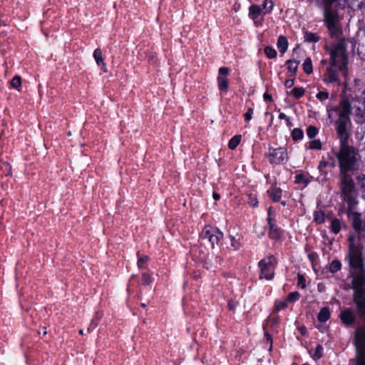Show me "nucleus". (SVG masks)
<instances>
[{
    "mask_svg": "<svg viewBox=\"0 0 365 365\" xmlns=\"http://www.w3.org/2000/svg\"><path fill=\"white\" fill-rule=\"evenodd\" d=\"M358 193L341 195L340 197L348 205L346 214L354 229L348 236V250L346 260L349 265L351 282L349 287L353 290L352 301L356 314L365 317V254L363 242H365V221L361 214L355 211L359 203Z\"/></svg>",
    "mask_w": 365,
    "mask_h": 365,
    "instance_id": "1",
    "label": "nucleus"
},
{
    "mask_svg": "<svg viewBox=\"0 0 365 365\" xmlns=\"http://www.w3.org/2000/svg\"><path fill=\"white\" fill-rule=\"evenodd\" d=\"M330 37L336 40V42L325 46V49L329 54V66L324 74V81L326 83H339V73L344 76H346L349 63V53L347 52V44L350 43L352 50L356 44L354 38H346L343 36L341 26H339V34L334 35L328 31Z\"/></svg>",
    "mask_w": 365,
    "mask_h": 365,
    "instance_id": "2",
    "label": "nucleus"
},
{
    "mask_svg": "<svg viewBox=\"0 0 365 365\" xmlns=\"http://www.w3.org/2000/svg\"><path fill=\"white\" fill-rule=\"evenodd\" d=\"M334 155L339 168L340 196L358 193L351 173L357 171L360 166L361 155L359 150L349 143L339 144V150Z\"/></svg>",
    "mask_w": 365,
    "mask_h": 365,
    "instance_id": "3",
    "label": "nucleus"
},
{
    "mask_svg": "<svg viewBox=\"0 0 365 365\" xmlns=\"http://www.w3.org/2000/svg\"><path fill=\"white\" fill-rule=\"evenodd\" d=\"M339 118L335 121V129L339 139V144L348 143L351 136L349 128L351 125L350 114L351 105L349 100L342 99L338 107L335 108Z\"/></svg>",
    "mask_w": 365,
    "mask_h": 365,
    "instance_id": "4",
    "label": "nucleus"
},
{
    "mask_svg": "<svg viewBox=\"0 0 365 365\" xmlns=\"http://www.w3.org/2000/svg\"><path fill=\"white\" fill-rule=\"evenodd\" d=\"M322 3L324 24L328 31L336 35L339 34V26H341L339 14V0H322Z\"/></svg>",
    "mask_w": 365,
    "mask_h": 365,
    "instance_id": "5",
    "label": "nucleus"
},
{
    "mask_svg": "<svg viewBox=\"0 0 365 365\" xmlns=\"http://www.w3.org/2000/svg\"><path fill=\"white\" fill-rule=\"evenodd\" d=\"M354 344L356 347V355L360 357V365H365V322L356 327Z\"/></svg>",
    "mask_w": 365,
    "mask_h": 365,
    "instance_id": "6",
    "label": "nucleus"
},
{
    "mask_svg": "<svg viewBox=\"0 0 365 365\" xmlns=\"http://www.w3.org/2000/svg\"><path fill=\"white\" fill-rule=\"evenodd\" d=\"M222 237L223 233L222 232L210 225L205 226L200 235L201 244L208 242L212 248H214L215 245H218Z\"/></svg>",
    "mask_w": 365,
    "mask_h": 365,
    "instance_id": "7",
    "label": "nucleus"
},
{
    "mask_svg": "<svg viewBox=\"0 0 365 365\" xmlns=\"http://www.w3.org/2000/svg\"><path fill=\"white\" fill-rule=\"evenodd\" d=\"M277 259L272 255L260 260L258 265L261 269V276L268 280L273 279Z\"/></svg>",
    "mask_w": 365,
    "mask_h": 365,
    "instance_id": "8",
    "label": "nucleus"
},
{
    "mask_svg": "<svg viewBox=\"0 0 365 365\" xmlns=\"http://www.w3.org/2000/svg\"><path fill=\"white\" fill-rule=\"evenodd\" d=\"M265 156L271 164H284L289 158L287 148L284 147L269 148V152L265 153Z\"/></svg>",
    "mask_w": 365,
    "mask_h": 365,
    "instance_id": "9",
    "label": "nucleus"
},
{
    "mask_svg": "<svg viewBox=\"0 0 365 365\" xmlns=\"http://www.w3.org/2000/svg\"><path fill=\"white\" fill-rule=\"evenodd\" d=\"M351 108H355L356 122L358 124H362L365 122V90L360 96L354 99Z\"/></svg>",
    "mask_w": 365,
    "mask_h": 365,
    "instance_id": "10",
    "label": "nucleus"
},
{
    "mask_svg": "<svg viewBox=\"0 0 365 365\" xmlns=\"http://www.w3.org/2000/svg\"><path fill=\"white\" fill-rule=\"evenodd\" d=\"M339 318L341 324L347 328L354 327L357 320L356 312L349 307L343 309L339 315Z\"/></svg>",
    "mask_w": 365,
    "mask_h": 365,
    "instance_id": "11",
    "label": "nucleus"
},
{
    "mask_svg": "<svg viewBox=\"0 0 365 365\" xmlns=\"http://www.w3.org/2000/svg\"><path fill=\"white\" fill-rule=\"evenodd\" d=\"M268 227L269 228V237L274 240H279L282 237V231L275 225L274 220L272 217L268 219Z\"/></svg>",
    "mask_w": 365,
    "mask_h": 365,
    "instance_id": "12",
    "label": "nucleus"
},
{
    "mask_svg": "<svg viewBox=\"0 0 365 365\" xmlns=\"http://www.w3.org/2000/svg\"><path fill=\"white\" fill-rule=\"evenodd\" d=\"M262 14L263 11L261 6L258 5H252L249 9V16L254 21L255 24L261 23L262 18L260 19L259 17Z\"/></svg>",
    "mask_w": 365,
    "mask_h": 365,
    "instance_id": "13",
    "label": "nucleus"
},
{
    "mask_svg": "<svg viewBox=\"0 0 365 365\" xmlns=\"http://www.w3.org/2000/svg\"><path fill=\"white\" fill-rule=\"evenodd\" d=\"M345 1L354 11H364L365 9V0H345Z\"/></svg>",
    "mask_w": 365,
    "mask_h": 365,
    "instance_id": "14",
    "label": "nucleus"
},
{
    "mask_svg": "<svg viewBox=\"0 0 365 365\" xmlns=\"http://www.w3.org/2000/svg\"><path fill=\"white\" fill-rule=\"evenodd\" d=\"M93 57L96 60V63L100 66L104 72H106V64L104 63L102 58V52L100 48H96L93 52Z\"/></svg>",
    "mask_w": 365,
    "mask_h": 365,
    "instance_id": "15",
    "label": "nucleus"
},
{
    "mask_svg": "<svg viewBox=\"0 0 365 365\" xmlns=\"http://www.w3.org/2000/svg\"><path fill=\"white\" fill-rule=\"evenodd\" d=\"M331 313L328 307L322 308L318 314V320L321 322H326L330 318Z\"/></svg>",
    "mask_w": 365,
    "mask_h": 365,
    "instance_id": "16",
    "label": "nucleus"
},
{
    "mask_svg": "<svg viewBox=\"0 0 365 365\" xmlns=\"http://www.w3.org/2000/svg\"><path fill=\"white\" fill-rule=\"evenodd\" d=\"M299 63L300 61L297 60L289 59L286 61V65H287V69L289 70V72L292 73L290 76H296L298 66Z\"/></svg>",
    "mask_w": 365,
    "mask_h": 365,
    "instance_id": "17",
    "label": "nucleus"
},
{
    "mask_svg": "<svg viewBox=\"0 0 365 365\" xmlns=\"http://www.w3.org/2000/svg\"><path fill=\"white\" fill-rule=\"evenodd\" d=\"M282 190L279 187H272L267 191V193L274 202L279 201L282 196Z\"/></svg>",
    "mask_w": 365,
    "mask_h": 365,
    "instance_id": "18",
    "label": "nucleus"
},
{
    "mask_svg": "<svg viewBox=\"0 0 365 365\" xmlns=\"http://www.w3.org/2000/svg\"><path fill=\"white\" fill-rule=\"evenodd\" d=\"M277 45L279 51L282 53H285L288 47V41L286 37H284V36H280L278 38Z\"/></svg>",
    "mask_w": 365,
    "mask_h": 365,
    "instance_id": "19",
    "label": "nucleus"
},
{
    "mask_svg": "<svg viewBox=\"0 0 365 365\" xmlns=\"http://www.w3.org/2000/svg\"><path fill=\"white\" fill-rule=\"evenodd\" d=\"M304 41L309 43H316L318 42L320 39V37L316 34L309 32L308 31H304Z\"/></svg>",
    "mask_w": 365,
    "mask_h": 365,
    "instance_id": "20",
    "label": "nucleus"
},
{
    "mask_svg": "<svg viewBox=\"0 0 365 365\" xmlns=\"http://www.w3.org/2000/svg\"><path fill=\"white\" fill-rule=\"evenodd\" d=\"M341 268V263L339 259H334L329 264V270L331 273L334 274L339 271Z\"/></svg>",
    "mask_w": 365,
    "mask_h": 365,
    "instance_id": "21",
    "label": "nucleus"
},
{
    "mask_svg": "<svg viewBox=\"0 0 365 365\" xmlns=\"http://www.w3.org/2000/svg\"><path fill=\"white\" fill-rule=\"evenodd\" d=\"M218 88L221 91H226L228 87V80L226 77H217Z\"/></svg>",
    "mask_w": 365,
    "mask_h": 365,
    "instance_id": "22",
    "label": "nucleus"
},
{
    "mask_svg": "<svg viewBox=\"0 0 365 365\" xmlns=\"http://www.w3.org/2000/svg\"><path fill=\"white\" fill-rule=\"evenodd\" d=\"M103 314L101 312H98L96 313L95 317L91 321V324L87 329L88 332L91 331L93 329L96 328L98 326V322L101 320Z\"/></svg>",
    "mask_w": 365,
    "mask_h": 365,
    "instance_id": "23",
    "label": "nucleus"
},
{
    "mask_svg": "<svg viewBox=\"0 0 365 365\" xmlns=\"http://www.w3.org/2000/svg\"><path fill=\"white\" fill-rule=\"evenodd\" d=\"M241 138L242 136L240 135H236L234 137H232L228 143L229 148L231 150L235 149L237 146L240 144Z\"/></svg>",
    "mask_w": 365,
    "mask_h": 365,
    "instance_id": "24",
    "label": "nucleus"
},
{
    "mask_svg": "<svg viewBox=\"0 0 365 365\" xmlns=\"http://www.w3.org/2000/svg\"><path fill=\"white\" fill-rule=\"evenodd\" d=\"M263 14H269L272 11L274 3L272 0H264L262 5Z\"/></svg>",
    "mask_w": 365,
    "mask_h": 365,
    "instance_id": "25",
    "label": "nucleus"
},
{
    "mask_svg": "<svg viewBox=\"0 0 365 365\" xmlns=\"http://www.w3.org/2000/svg\"><path fill=\"white\" fill-rule=\"evenodd\" d=\"M330 229L333 233L338 234L341 230V222L339 220L336 218L332 220L331 222Z\"/></svg>",
    "mask_w": 365,
    "mask_h": 365,
    "instance_id": "26",
    "label": "nucleus"
},
{
    "mask_svg": "<svg viewBox=\"0 0 365 365\" xmlns=\"http://www.w3.org/2000/svg\"><path fill=\"white\" fill-rule=\"evenodd\" d=\"M325 217V214L323 211H315L314 213V220L318 224L324 222Z\"/></svg>",
    "mask_w": 365,
    "mask_h": 365,
    "instance_id": "27",
    "label": "nucleus"
},
{
    "mask_svg": "<svg viewBox=\"0 0 365 365\" xmlns=\"http://www.w3.org/2000/svg\"><path fill=\"white\" fill-rule=\"evenodd\" d=\"M303 70L307 74H310L313 71L312 60L310 58H307L303 63Z\"/></svg>",
    "mask_w": 365,
    "mask_h": 365,
    "instance_id": "28",
    "label": "nucleus"
},
{
    "mask_svg": "<svg viewBox=\"0 0 365 365\" xmlns=\"http://www.w3.org/2000/svg\"><path fill=\"white\" fill-rule=\"evenodd\" d=\"M303 136V130L300 128H294L292 132V139L295 141L302 139Z\"/></svg>",
    "mask_w": 365,
    "mask_h": 365,
    "instance_id": "29",
    "label": "nucleus"
},
{
    "mask_svg": "<svg viewBox=\"0 0 365 365\" xmlns=\"http://www.w3.org/2000/svg\"><path fill=\"white\" fill-rule=\"evenodd\" d=\"M304 89L302 87H295L291 91V93L297 99H299L301 97H302L304 94Z\"/></svg>",
    "mask_w": 365,
    "mask_h": 365,
    "instance_id": "30",
    "label": "nucleus"
},
{
    "mask_svg": "<svg viewBox=\"0 0 365 365\" xmlns=\"http://www.w3.org/2000/svg\"><path fill=\"white\" fill-rule=\"evenodd\" d=\"M264 53L267 56V58L272 59L274 58L277 56V51L274 48L270 46H266L264 48Z\"/></svg>",
    "mask_w": 365,
    "mask_h": 365,
    "instance_id": "31",
    "label": "nucleus"
},
{
    "mask_svg": "<svg viewBox=\"0 0 365 365\" xmlns=\"http://www.w3.org/2000/svg\"><path fill=\"white\" fill-rule=\"evenodd\" d=\"M318 133V129L314 125H309L307 129V135L309 138H314Z\"/></svg>",
    "mask_w": 365,
    "mask_h": 365,
    "instance_id": "32",
    "label": "nucleus"
},
{
    "mask_svg": "<svg viewBox=\"0 0 365 365\" xmlns=\"http://www.w3.org/2000/svg\"><path fill=\"white\" fill-rule=\"evenodd\" d=\"M300 297V294L298 292H290L287 297V302H294L298 301Z\"/></svg>",
    "mask_w": 365,
    "mask_h": 365,
    "instance_id": "33",
    "label": "nucleus"
},
{
    "mask_svg": "<svg viewBox=\"0 0 365 365\" xmlns=\"http://www.w3.org/2000/svg\"><path fill=\"white\" fill-rule=\"evenodd\" d=\"M322 143L319 140H314L309 143V148L312 150H321Z\"/></svg>",
    "mask_w": 365,
    "mask_h": 365,
    "instance_id": "34",
    "label": "nucleus"
},
{
    "mask_svg": "<svg viewBox=\"0 0 365 365\" xmlns=\"http://www.w3.org/2000/svg\"><path fill=\"white\" fill-rule=\"evenodd\" d=\"M356 179L360 187L365 190V174L361 173L358 175Z\"/></svg>",
    "mask_w": 365,
    "mask_h": 365,
    "instance_id": "35",
    "label": "nucleus"
},
{
    "mask_svg": "<svg viewBox=\"0 0 365 365\" xmlns=\"http://www.w3.org/2000/svg\"><path fill=\"white\" fill-rule=\"evenodd\" d=\"M11 85L13 88H19L21 85V78L19 76H16L11 81Z\"/></svg>",
    "mask_w": 365,
    "mask_h": 365,
    "instance_id": "36",
    "label": "nucleus"
},
{
    "mask_svg": "<svg viewBox=\"0 0 365 365\" xmlns=\"http://www.w3.org/2000/svg\"><path fill=\"white\" fill-rule=\"evenodd\" d=\"M138 266L139 268H143L144 264H146L148 261V256H140L139 254H138Z\"/></svg>",
    "mask_w": 365,
    "mask_h": 365,
    "instance_id": "37",
    "label": "nucleus"
},
{
    "mask_svg": "<svg viewBox=\"0 0 365 365\" xmlns=\"http://www.w3.org/2000/svg\"><path fill=\"white\" fill-rule=\"evenodd\" d=\"M295 182L296 183L304 182L305 185H307L309 182V180L303 174H299V175H297L295 177Z\"/></svg>",
    "mask_w": 365,
    "mask_h": 365,
    "instance_id": "38",
    "label": "nucleus"
},
{
    "mask_svg": "<svg viewBox=\"0 0 365 365\" xmlns=\"http://www.w3.org/2000/svg\"><path fill=\"white\" fill-rule=\"evenodd\" d=\"M323 346L320 344H318L315 349V353L314 358L316 359H319L323 356Z\"/></svg>",
    "mask_w": 365,
    "mask_h": 365,
    "instance_id": "39",
    "label": "nucleus"
},
{
    "mask_svg": "<svg viewBox=\"0 0 365 365\" xmlns=\"http://www.w3.org/2000/svg\"><path fill=\"white\" fill-rule=\"evenodd\" d=\"M287 307V300L284 302H277L274 305V312H279Z\"/></svg>",
    "mask_w": 365,
    "mask_h": 365,
    "instance_id": "40",
    "label": "nucleus"
},
{
    "mask_svg": "<svg viewBox=\"0 0 365 365\" xmlns=\"http://www.w3.org/2000/svg\"><path fill=\"white\" fill-rule=\"evenodd\" d=\"M142 281L144 285H149L152 282V277L146 273L142 274Z\"/></svg>",
    "mask_w": 365,
    "mask_h": 365,
    "instance_id": "41",
    "label": "nucleus"
},
{
    "mask_svg": "<svg viewBox=\"0 0 365 365\" xmlns=\"http://www.w3.org/2000/svg\"><path fill=\"white\" fill-rule=\"evenodd\" d=\"M316 97L320 101H324L327 100L329 98V93L327 91H319L317 94Z\"/></svg>",
    "mask_w": 365,
    "mask_h": 365,
    "instance_id": "42",
    "label": "nucleus"
},
{
    "mask_svg": "<svg viewBox=\"0 0 365 365\" xmlns=\"http://www.w3.org/2000/svg\"><path fill=\"white\" fill-rule=\"evenodd\" d=\"M230 73V69L227 67H221L219 69V76L226 77Z\"/></svg>",
    "mask_w": 365,
    "mask_h": 365,
    "instance_id": "43",
    "label": "nucleus"
},
{
    "mask_svg": "<svg viewBox=\"0 0 365 365\" xmlns=\"http://www.w3.org/2000/svg\"><path fill=\"white\" fill-rule=\"evenodd\" d=\"M297 282L298 284L301 286L302 289H304L306 287L305 278L302 274H298Z\"/></svg>",
    "mask_w": 365,
    "mask_h": 365,
    "instance_id": "44",
    "label": "nucleus"
},
{
    "mask_svg": "<svg viewBox=\"0 0 365 365\" xmlns=\"http://www.w3.org/2000/svg\"><path fill=\"white\" fill-rule=\"evenodd\" d=\"M290 77L291 78L286 80L284 82V86L288 88L292 87L294 84L295 76H290Z\"/></svg>",
    "mask_w": 365,
    "mask_h": 365,
    "instance_id": "45",
    "label": "nucleus"
},
{
    "mask_svg": "<svg viewBox=\"0 0 365 365\" xmlns=\"http://www.w3.org/2000/svg\"><path fill=\"white\" fill-rule=\"evenodd\" d=\"M252 114H253V109L252 108H249L247 109V111L244 115L245 120L246 121L250 120L252 119Z\"/></svg>",
    "mask_w": 365,
    "mask_h": 365,
    "instance_id": "46",
    "label": "nucleus"
},
{
    "mask_svg": "<svg viewBox=\"0 0 365 365\" xmlns=\"http://www.w3.org/2000/svg\"><path fill=\"white\" fill-rule=\"evenodd\" d=\"M231 245L235 250H238L240 247V243L237 240L232 236H230Z\"/></svg>",
    "mask_w": 365,
    "mask_h": 365,
    "instance_id": "47",
    "label": "nucleus"
},
{
    "mask_svg": "<svg viewBox=\"0 0 365 365\" xmlns=\"http://www.w3.org/2000/svg\"><path fill=\"white\" fill-rule=\"evenodd\" d=\"M257 200L256 199L255 197L252 196V195H249V201H248V203L252 206V207H256L257 205Z\"/></svg>",
    "mask_w": 365,
    "mask_h": 365,
    "instance_id": "48",
    "label": "nucleus"
},
{
    "mask_svg": "<svg viewBox=\"0 0 365 365\" xmlns=\"http://www.w3.org/2000/svg\"><path fill=\"white\" fill-rule=\"evenodd\" d=\"M329 166L331 167V168H335L336 166V162H337V159L336 158H334V157H329Z\"/></svg>",
    "mask_w": 365,
    "mask_h": 365,
    "instance_id": "49",
    "label": "nucleus"
},
{
    "mask_svg": "<svg viewBox=\"0 0 365 365\" xmlns=\"http://www.w3.org/2000/svg\"><path fill=\"white\" fill-rule=\"evenodd\" d=\"M329 162L328 161H325V160H322L319 162V166H318V168L322 170L323 168L327 167V166H329Z\"/></svg>",
    "mask_w": 365,
    "mask_h": 365,
    "instance_id": "50",
    "label": "nucleus"
},
{
    "mask_svg": "<svg viewBox=\"0 0 365 365\" xmlns=\"http://www.w3.org/2000/svg\"><path fill=\"white\" fill-rule=\"evenodd\" d=\"M264 336L266 338L267 341L268 343H269V344H270L269 349H271L272 347V338L271 335L267 332L264 333Z\"/></svg>",
    "mask_w": 365,
    "mask_h": 365,
    "instance_id": "51",
    "label": "nucleus"
},
{
    "mask_svg": "<svg viewBox=\"0 0 365 365\" xmlns=\"http://www.w3.org/2000/svg\"><path fill=\"white\" fill-rule=\"evenodd\" d=\"M349 365H360V357L356 356L355 359L350 360Z\"/></svg>",
    "mask_w": 365,
    "mask_h": 365,
    "instance_id": "52",
    "label": "nucleus"
},
{
    "mask_svg": "<svg viewBox=\"0 0 365 365\" xmlns=\"http://www.w3.org/2000/svg\"><path fill=\"white\" fill-rule=\"evenodd\" d=\"M228 307L230 310L234 312L235 311L236 304L233 301L230 300L228 302Z\"/></svg>",
    "mask_w": 365,
    "mask_h": 365,
    "instance_id": "53",
    "label": "nucleus"
},
{
    "mask_svg": "<svg viewBox=\"0 0 365 365\" xmlns=\"http://www.w3.org/2000/svg\"><path fill=\"white\" fill-rule=\"evenodd\" d=\"M263 98H264V100L265 101H272V96L269 95V93H264V95H263Z\"/></svg>",
    "mask_w": 365,
    "mask_h": 365,
    "instance_id": "54",
    "label": "nucleus"
},
{
    "mask_svg": "<svg viewBox=\"0 0 365 365\" xmlns=\"http://www.w3.org/2000/svg\"><path fill=\"white\" fill-rule=\"evenodd\" d=\"M212 196H213V198L215 199V200H218L220 198V194H218L217 192H213Z\"/></svg>",
    "mask_w": 365,
    "mask_h": 365,
    "instance_id": "55",
    "label": "nucleus"
},
{
    "mask_svg": "<svg viewBox=\"0 0 365 365\" xmlns=\"http://www.w3.org/2000/svg\"><path fill=\"white\" fill-rule=\"evenodd\" d=\"M288 117H287V115L283 113H280L279 115V118L281 119V120H286Z\"/></svg>",
    "mask_w": 365,
    "mask_h": 365,
    "instance_id": "56",
    "label": "nucleus"
},
{
    "mask_svg": "<svg viewBox=\"0 0 365 365\" xmlns=\"http://www.w3.org/2000/svg\"><path fill=\"white\" fill-rule=\"evenodd\" d=\"M286 121H287V126L291 128L292 126V122L290 120V118L289 117L286 119Z\"/></svg>",
    "mask_w": 365,
    "mask_h": 365,
    "instance_id": "57",
    "label": "nucleus"
},
{
    "mask_svg": "<svg viewBox=\"0 0 365 365\" xmlns=\"http://www.w3.org/2000/svg\"><path fill=\"white\" fill-rule=\"evenodd\" d=\"M272 207H270L268 210V219L269 217H272L271 215H272Z\"/></svg>",
    "mask_w": 365,
    "mask_h": 365,
    "instance_id": "58",
    "label": "nucleus"
},
{
    "mask_svg": "<svg viewBox=\"0 0 365 365\" xmlns=\"http://www.w3.org/2000/svg\"><path fill=\"white\" fill-rule=\"evenodd\" d=\"M281 204H282L283 206H285V205H286V202H285V201H281Z\"/></svg>",
    "mask_w": 365,
    "mask_h": 365,
    "instance_id": "59",
    "label": "nucleus"
},
{
    "mask_svg": "<svg viewBox=\"0 0 365 365\" xmlns=\"http://www.w3.org/2000/svg\"><path fill=\"white\" fill-rule=\"evenodd\" d=\"M278 320H279V319H278V317H277V318H275V319H274V323H277V322H278Z\"/></svg>",
    "mask_w": 365,
    "mask_h": 365,
    "instance_id": "60",
    "label": "nucleus"
},
{
    "mask_svg": "<svg viewBox=\"0 0 365 365\" xmlns=\"http://www.w3.org/2000/svg\"><path fill=\"white\" fill-rule=\"evenodd\" d=\"M141 307H146V304L145 303H142L141 304Z\"/></svg>",
    "mask_w": 365,
    "mask_h": 365,
    "instance_id": "61",
    "label": "nucleus"
},
{
    "mask_svg": "<svg viewBox=\"0 0 365 365\" xmlns=\"http://www.w3.org/2000/svg\"><path fill=\"white\" fill-rule=\"evenodd\" d=\"M79 334H81V335L83 334V331L82 329H80L79 330Z\"/></svg>",
    "mask_w": 365,
    "mask_h": 365,
    "instance_id": "62",
    "label": "nucleus"
},
{
    "mask_svg": "<svg viewBox=\"0 0 365 365\" xmlns=\"http://www.w3.org/2000/svg\"><path fill=\"white\" fill-rule=\"evenodd\" d=\"M322 63H326V61L322 60Z\"/></svg>",
    "mask_w": 365,
    "mask_h": 365,
    "instance_id": "63",
    "label": "nucleus"
},
{
    "mask_svg": "<svg viewBox=\"0 0 365 365\" xmlns=\"http://www.w3.org/2000/svg\"><path fill=\"white\" fill-rule=\"evenodd\" d=\"M364 35H365V25H364Z\"/></svg>",
    "mask_w": 365,
    "mask_h": 365,
    "instance_id": "64",
    "label": "nucleus"
}]
</instances>
